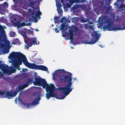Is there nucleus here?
<instances>
[{"mask_svg":"<svg viewBox=\"0 0 125 125\" xmlns=\"http://www.w3.org/2000/svg\"><path fill=\"white\" fill-rule=\"evenodd\" d=\"M23 9H25V10H27V8H23Z\"/></svg>","mask_w":125,"mask_h":125,"instance_id":"nucleus-63","label":"nucleus"},{"mask_svg":"<svg viewBox=\"0 0 125 125\" xmlns=\"http://www.w3.org/2000/svg\"><path fill=\"white\" fill-rule=\"evenodd\" d=\"M33 9H37V11H33L31 15V18L29 16L27 17H26L25 20L24 21L26 23H29L28 25H31V22L32 21L35 23L38 22L37 19L39 18V8Z\"/></svg>","mask_w":125,"mask_h":125,"instance_id":"nucleus-2","label":"nucleus"},{"mask_svg":"<svg viewBox=\"0 0 125 125\" xmlns=\"http://www.w3.org/2000/svg\"><path fill=\"white\" fill-rule=\"evenodd\" d=\"M35 31H39V30H38V29H35Z\"/></svg>","mask_w":125,"mask_h":125,"instance_id":"nucleus-58","label":"nucleus"},{"mask_svg":"<svg viewBox=\"0 0 125 125\" xmlns=\"http://www.w3.org/2000/svg\"><path fill=\"white\" fill-rule=\"evenodd\" d=\"M73 80H76V78H73Z\"/></svg>","mask_w":125,"mask_h":125,"instance_id":"nucleus-60","label":"nucleus"},{"mask_svg":"<svg viewBox=\"0 0 125 125\" xmlns=\"http://www.w3.org/2000/svg\"><path fill=\"white\" fill-rule=\"evenodd\" d=\"M16 70L15 69H13V68H12L11 71V73H15L16 72Z\"/></svg>","mask_w":125,"mask_h":125,"instance_id":"nucleus-38","label":"nucleus"},{"mask_svg":"<svg viewBox=\"0 0 125 125\" xmlns=\"http://www.w3.org/2000/svg\"><path fill=\"white\" fill-rule=\"evenodd\" d=\"M13 2L15 4L13 5V6L14 8H16L17 7L16 5H15L17 3H19L20 4H22V3L21 1H24V0H13Z\"/></svg>","mask_w":125,"mask_h":125,"instance_id":"nucleus-21","label":"nucleus"},{"mask_svg":"<svg viewBox=\"0 0 125 125\" xmlns=\"http://www.w3.org/2000/svg\"><path fill=\"white\" fill-rule=\"evenodd\" d=\"M72 84L68 83L64 87H60L59 88V90H62L64 94L62 96L59 98V99H63L66 96L69 94L72 91V88L71 87Z\"/></svg>","mask_w":125,"mask_h":125,"instance_id":"nucleus-3","label":"nucleus"},{"mask_svg":"<svg viewBox=\"0 0 125 125\" xmlns=\"http://www.w3.org/2000/svg\"><path fill=\"white\" fill-rule=\"evenodd\" d=\"M13 19L14 21H17V19L16 18H14Z\"/></svg>","mask_w":125,"mask_h":125,"instance_id":"nucleus-54","label":"nucleus"},{"mask_svg":"<svg viewBox=\"0 0 125 125\" xmlns=\"http://www.w3.org/2000/svg\"><path fill=\"white\" fill-rule=\"evenodd\" d=\"M5 19L3 16L1 17L0 18V22H4L5 21Z\"/></svg>","mask_w":125,"mask_h":125,"instance_id":"nucleus-30","label":"nucleus"},{"mask_svg":"<svg viewBox=\"0 0 125 125\" xmlns=\"http://www.w3.org/2000/svg\"><path fill=\"white\" fill-rule=\"evenodd\" d=\"M36 0H35V1H34L33 2H31L30 3L31 4V8H34L33 7V6L34 5V4L36 3ZM38 8H39V6H38Z\"/></svg>","mask_w":125,"mask_h":125,"instance_id":"nucleus-33","label":"nucleus"},{"mask_svg":"<svg viewBox=\"0 0 125 125\" xmlns=\"http://www.w3.org/2000/svg\"><path fill=\"white\" fill-rule=\"evenodd\" d=\"M59 18V17L57 16H55L54 17V22L55 23H57L58 20Z\"/></svg>","mask_w":125,"mask_h":125,"instance_id":"nucleus-34","label":"nucleus"},{"mask_svg":"<svg viewBox=\"0 0 125 125\" xmlns=\"http://www.w3.org/2000/svg\"><path fill=\"white\" fill-rule=\"evenodd\" d=\"M62 71L63 73H65L66 72H67L63 69L58 70L56 71L55 72H54L53 74V75L58 77L59 76L61 75L62 73Z\"/></svg>","mask_w":125,"mask_h":125,"instance_id":"nucleus-15","label":"nucleus"},{"mask_svg":"<svg viewBox=\"0 0 125 125\" xmlns=\"http://www.w3.org/2000/svg\"><path fill=\"white\" fill-rule=\"evenodd\" d=\"M67 75H61L58 76V80L60 83L63 82L64 83H70L71 84H72L73 82H72V74L70 73L66 72Z\"/></svg>","mask_w":125,"mask_h":125,"instance_id":"nucleus-4","label":"nucleus"},{"mask_svg":"<svg viewBox=\"0 0 125 125\" xmlns=\"http://www.w3.org/2000/svg\"><path fill=\"white\" fill-rule=\"evenodd\" d=\"M55 32L56 33H58L59 32V30L57 28H56L55 29Z\"/></svg>","mask_w":125,"mask_h":125,"instance_id":"nucleus-42","label":"nucleus"},{"mask_svg":"<svg viewBox=\"0 0 125 125\" xmlns=\"http://www.w3.org/2000/svg\"><path fill=\"white\" fill-rule=\"evenodd\" d=\"M71 8H79L78 7H76L74 5L73 7H71Z\"/></svg>","mask_w":125,"mask_h":125,"instance_id":"nucleus-52","label":"nucleus"},{"mask_svg":"<svg viewBox=\"0 0 125 125\" xmlns=\"http://www.w3.org/2000/svg\"><path fill=\"white\" fill-rule=\"evenodd\" d=\"M111 8H106L105 10V14H110L111 15L113 14L111 12Z\"/></svg>","mask_w":125,"mask_h":125,"instance_id":"nucleus-25","label":"nucleus"},{"mask_svg":"<svg viewBox=\"0 0 125 125\" xmlns=\"http://www.w3.org/2000/svg\"><path fill=\"white\" fill-rule=\"evenodd\" d=\"M27 70V69L23 68L22 69V71L23 72H25Z\"/></svg>","mask_w":125,"mask_h":125,"instance_id":"nucleus-48","label":"nucleus"},{"mask_svg":"<svg viewBox=\"0 0 125 125\" xmlns=\"http://www.w3.org/2000/svg\"><path fill=\"white\" fill-rule=\"evenodd\" d=\"M42 15V12L40 10V16L41 15ZM41 18V17L40 16V19Z\"/></svg>","mask_w":125,"mask_h":125,"instance_id":"nucleus-51","label":"nucleus"},{"mask_svg":"<svg viewBox=\"0 0 125 125\" xmlns=\"http://www.w3.org/2000/svg\"><path fill=\"white\" fill-rule=\"evenodd\" d=\"M55 87L53 83L50 84V87L47 89L46 90L47 93H46V97L48 100L51 97H54L56 98L59 99L57 97V95L54 93V91L55 90Z\"/></svg>","mask_w":125,"mask_h":125,"instance_id":"nucleus-5","label":"nucleus"},{"mask_svg":"<svg viewBox=\"0 0 125 125\" xmlns=\"http://www.w3.org/2000/svg\"><path fill=\"white\" fill-rule=\"evenodd\" d=\"M85 6L84 8H87H87H91V7L92 6L91 2H89L88 3H87V7L86 6Z\"/></svg>","mask_w":125,"mask_h":125,"instance_id":"nucleus-29","label":"nucleus"},{"mask_svg":"<svg viewBox=\"0 0 125 125\" xmlns=\"http://www.w3.org/2000/svg\"><path fill=\"white\" fill-rule=\"evenodd\" d=\"M32 39V40L31 41V42H32V43L34 44V45H35V44H36L37 43L36 39L34 38H33V39Z\"/></svg>","mask_w":125,"mask_h":125,"instance_id":"nucleus-35","label":"nucleus"},{"mask_svg":"<svg viewBox=\"0 0 125 125\" xmlns=\"http://www.w3.org/2000/svg\"><path fill=\"white\" fill-rule=\"evenodd\" d=\"M6 8H0V13H3V12H4Z\"/></svg>","mask_w":125,"mask_h":125,"instance_id":"nucleus-36","label":"nucleus"},{"mask_svg":"<svg viewBox=\"0 0 125 125\" xmlns=\"http://www.w3.org/2000/svg\"><path fill=\"white\" fill-rule=\"evenodd\" d=\"M103 1H102L101 2V6L102 7H103L104 5V0H102Z\"/></svg>","mask_w":125,"mask_h":125,"instance_id":"nucleus-41","label":"nucleus"},{"mask_svg":"<svg viewBox=\"0 0 125 125\" xmlns=\"http://www.w3.org/2000/svg\"><path fill=\"white\" fill-rule=\"evenodd\" d=\"M17 100V97L15 99V101H16Z\"/></svg>","mask_w":125,"mask_h":125,"instance_id":"nucleus-59","label":"nucleus"},{"mask_svg":"<svg viewBox=\"0 0 125 125\" xmlns=\"http://www.w3.org/2000/svg\"><path fill=\"white\" fill-rule=\"evenodd\" d=\"M94 10H96L98 9V10L99 11V13L101 14L103 13L105 14V10L106 8H94Z\"/></svg>","mask_w":125,"mask_h":125,"instance_id":"nucleus-22","label":"nucleus"},{"mask_svg":"<svg viewBox=\"0 0 125 125\" xmlns=\"http://www.w3.org/2000/svg\"><path fill=\"white\" fill-rule=\"evenodd\" d=\"M67 19L66 18H65V17L64 16H63L62 17L61 19L60 20V22H65L66 21Z\"/></svg>","mask_w":125,"mask_h":125,"instance_id":"nucleus-31","label":"nucleus"},{"mask_svg":"<svg viewBox=\"0 0 125 125\" xmlns=\"http://www.w3.org/2000/svg\"><path fill=\"white\" fill-rule=\"evenodd\" d=\"M51 26H52V27H53V26L54 25H53V24H52V25H51Z\"/></svg>","mask_w":125,"mask_h":125,"instance_id":"nucleus-62","label":"nucleus"},{"mask_svg":"<svg viewBox=\"0 0 125 125\" xmlns=\"http://www.w3.org/2000/svg\"><path fill=\"white\" fill-rule=\"evenodd\" d=\"M78 31L77 26L73 25L71 28V29L69 30V35L70 36L69 39L71 40L73 39V36L74 34L75 35L76 32Z\"/></svg>","mask_w":125,"mask_h":125,"instance_id":"nucleus-9","label":"nucleus"},{"mask_svg":"<svg viewBox=\"0 0 125 125\" xmlns=\"http://www.w3.org/2000/svg\"><path fill=\"white\" fill-rule=\"evenodd\" d=\"M23 64L27 67L32 69L39 70V65H37L34 63H29L28 61L25 56L24 54Z\"/></svg>","mask_w":125,"mask_h":125,"instance_id":"nucleus-8","label":"nucleus"},{"mask_svg":"<svg viewBox=\"0 0 125 125\" xmlns=\"http://www.w3.org/2000/svg\"><path fill=\"white\" fill-rule=\"evenodd\" d=\"M42 0H40V2H42Z\"/></svg>","mask_w":125,"mask_h":125,"instance_id":"nucleus-61","label":"nucleus"},{"mask_svg":"<svg viewBox=\"0 0 125 125\" xmlns=\"http://www.w3.org/2000/svg\"><path fill=\"white\" fill-rule=\"evenodd\" d=\"M88 22L90 24H93L94 23L92 21H89Z\"/></svg>","mask_w":125,"mask_h":125,"instance_id":"nucleus-50","label":"nucleus"},{"mask_svg":"<svg viewBox=\"0 0 125 125\" xmlns=\"http://www.w3.org/2000/svg\"><path fill=\"white\" fill-rule=\"evenodd\" d=\"M93 25H90L89 26V28L90 29H91L92 30H93L94 29V28H93Z\"/></svg>","mask_w":125,"mask_h":125,"instance_id":"nucleus-46","label":"nucleus"},{"mask_svg":"<svg viewBox=\"0 0 125 125\" xmlns=\"http://www.w3.org/2000/svg\"><path fill=\"white\" fill-rule=\"evenodd\" d=\"M17 94L15 91L13 92H11L8 91L5 92L0 90V97L2 98H7L8 99H10L15 96Z\"/></svg>","mask_w":125,"mask_h":125,"instance_id":"nucleus-6","label":"nucleus"},{"mask_svg":"<svg viewBox=\"0 0 125 125\" xmlns=\"http://www.w3.org/2000/svg\"><path fill=\"white\" fill-rule=\"evenodd\" d=\"M58 0H55L56 8H61L62 7V6L60 2H61L63 4V0H60L59 1H58Z\"/></svg>","mask_w":125,"mask_h":125,"instance_id":"nucleus-18","label":"nucleus"},{"mask_svg":"<svg viewBox=\"0 0 125 125\" xmlns=\"http://www.w3.org/2000/svg\"><path fill=\"white\" fill-rule=\"evenodd\" d=\"M63 8H70L71 6L70 4L68 3H66L65 4H63Z\"/></svg>","mask_w":125,"mask_h":125,"instance_id":"nucleus-28","label":"nucleus"},{"mask_svg":"<svg viewBox=\"0 0 125 125\" xmlns=\"http://www.w3.org/2000/svg\"><path fill=\"white\" fill-rule=\"evenodd\" d=\"M92 38L90 41H85L86 44H94L99 39L100 36V34L98 33L97 31H95L92 34Z\"/></svg>","mask_w":125,"mask_h":125,"instance_id":"nucleus-7","label":"nucleus"},{"mask_svg":"<svg viewBox=\"0 0 125 125\" xmlns=\"http://www.w3.org/2000/svg\"><path fill=\"white\" fill-rule=\"evenodd\" d=\"M29 23H25L24 22H22L20 23V22L19 20H18L17 22L14 23V24L15 26H17L18 27H21L24 26H28Z\"/></svg>","mask_w":125,"mask_h":125,"instance_id":"nucleus-14","label":"nucleus"},{"mask_svg":"<svg viewBox=\"0 0 125 125\" xmlns=\"http://www.w3.org/2000/svg\"><path fill=\"white\" fill-rule=\"evenodd\" d=\"M57 10L59 15L61 16H62L63 11L62 8H57Z\"/></svg>","mask_w":125,"mask_h":125,"instance_id":"nucleus-26","label":"nucleus"},{"mask_svg":"<svg viewBox=\"0 0 125 125\" xmlns=\"http://www.w3.org/2000/svg\"><path fill=\"white\" fill-rule=\"evenodd\" d=\"M40 70L46 72L48 71V68L47 67L45 66L42 65H40Z\"/></svg>","mask_w":125,"mask_h":125,"instance_id":"nucleus-20","label":"nucleus"},{"mask_svg":"<svg viewBox=\"0 0 125 125\" xmlns=\"http://www.w3.org/2000/svg\"><path fill=\"white\" fill-rule=\"evenodd\" d=\"M20 8H14V9H16L17 11L20 13H22L23 12V10L22 9H19Z\"/></svg>","mask_w":125,"mask_h":125,"instance_id":"nucleus-32","label":"nucleus"},{"mask_svg":"<svg viewBox=\"0 0 125 125\" xmlns=\"http://www.w3.org/2000/svg\"><path fill=\"white\" fill-rule=\"evenodd\" d=\"M13 43L14 44H17V43H16L15 42V41H14Z\"/></svg>","mask_w":125,"mask_h":125,"instance_id":"nucleus-55","label":"nucleus"},{"mask_svg":"<svg viewBox=\"0 0 125 125\" xmlns=\"http://www.w3.org/2000/svg\"><path fill=\"white\" fill-rule=\"evenodd\" d=\"M28 33L29 34H32L33 32V31H31L30 30H28Z\"/></svg>","mask_w":125,"mask_h":125,"instance_id":"nucleus-43","label":"nucleus"},{"mask_svg":"<svg viewBox=\"0 0 125 125\" xmlns=\"http://www.w3.org/2000/svg\"><path fill=\"white\" fill-rule=\"evenodd\" d=\"M4 64L2 63V61L0 60V68Z\"/></svg>","mask_w":125,"mask_h":125,"instance_id":"nucleus-40","label":"nucleus"},{"mask_svg":"<svg viewBox=\"0 0 125 125\" xmlns=\"http://www.w3.org/2000/svg\"><path fill=\"white\" fill-rule=\"evenodd\" d=\"M37 75H38V74L37 73H36V72L34 73V79L38 78H38L37 77Z\"/></svg>","mask_w":125,"mask_h":125,"instance_id":"nucleus-37","label":"nucleus"},{"mask_svg":"<svg viewBox=\"0 0 125 125\" xmlns=\"http://www.w3.org/2000/svg\"><path fill=\"white\" fill-rule=\"evenodd\" d=\"M71 48L72 49H73L74 48V47H72V46L71 47Z\"/></svg>","mask_w":125,"mask_h":125,"instance_id":"nucleus-64","label":"nucleus"},{"mask_svg":"<svg viewBox=\"0 0 125 125\" xmlns=\"http://www.w3.org/2000/svg\"><path fill=\"white\" fill-rule=\"evenodd\" d=\"M24 56V54L20 52H12L9 55L10 58H13L14 59L13 63L14 67L18 70H21L19 65L22 64V62L23 63Z\"/></svg>","mask_w":125,"mask_h":125,"instance_id":"nucleus-1","label":"nucleus"},{"mask_svg":"<svg viewBox=\"0 0 125 125\" xmlns=\"http://www.w3.org/2000/svg\"><path fill=\"white\" fill-rule=\"evenodd\" d=\"M120 0H117V1L116 2L114 3V4L116 6L115 7L116 8H125V4H122L121 5H120L118 4V2H119Z\"/></svg>","mask_w":125,"mask_h":125,"instance_id":"nucleus-16","label":"nucleus"},{"mask_svg":"<svg viewBox=\"0 0 125 125\" xmlns=\"http://www.w3.org/2000/svg\"><path fill=\"white\" fill-rule=\"evenodd\" d=\"M8 6V3L6 2H4L3 4H0V8H7Z\"/></svg>","mask_w":125,"mask_h":125,"instance_id":"nucleus-23","label":"nucleus"},{"mask_svg":"<svg viewBox=\"0 0 125 125\" xmlns=\"http://www.w3.org/2000/svg\"><path fill=\"white\" fill-rule=\"evenodd\" d=\"M33 78L32 77L31 78L28 79L26 82V83H24L27 87L29 85L31 84L34 82Z\"/></svg>","mask_w":125,"mask_h":125,"instance_id":"nucleus-17","label":"nucleus"},{"mask_svg":"<svg viewBox=\"0 0 125 125\" xmlns=\"http://www.w3.org/2000/svg\"><path fill=\"white\" fill-rule=\"evenodd\" d=\"M3 76V74H2L1 72L0 71V77H2Z\"/></svg>","mask_w":125,"mask_h":125,"instance_id":"nucleus-49","label":"nucleus"},{"mask_svg":"<svg viewBox=\"0 0 125 125\" xmlns=\"http://www.w3.org/2000/svg\"><path fill=\"white\" fill-rule=\"evenodd\" d=\"M77 0H70L71 3H74L76 2Z\"/></svg>","mask_w":125,"mask_h":125,"instance_id":"nucleus-47","label":"nucleus"},{"mask_svg":"<svg viewBox=\"0 0 125 125\" xmlns=\"http://www.w3.org/2000/svg\"><path fill=\"white\" fill-rule=\"evenodd\" d=\"M43 62V60L41 59H40V64H42Z\"/></svg>","mask_w":125,"mask_h":125,"instance_id":"nucleus-44","label":"nucleus"},{"mask_svg":"<svg viewBox=\"0 0 125 125\" xmlns=\"http://www.w3.org/2000/svg\"><path fill=\"white\" fill-rule=\"evenodd\" d=\"M77 9V8H71V10H75V9Z\"/></svg>","mask_w":125,"mask_h":125,"instance_id":"nucleus-56","label":"nucleus"},{"mask_svg":"<svg viewBox=\"0 0 125 125\" xmlns=\"http://www.w3.org/2000/svg\"><path fill=\"white\" fill-rule=\"evenodd\" d=\"M61 27L60 28V31L63 30V31H65L67 30L68 28L67 26L63 24H61Z\"/></svg>","mask_w":125,"mask_h":125,"instance_id":"nucleus-24","label":"nucleus"},{"mask_svg":"<svg viewBox=\"0 0 125 125\" xmlns=\"http://www.w3.org/2000/svg\"><path fill=\"white\" fill-rule=\"evenodd\" d=\"M4 73L10 75L11 74V71L10 70L9 66L7 65L4 64L0 68Z\"/></svg>","mask_w":125,"mask_h":125,"instance_id":"nucleus-12","label":"nucleus"},{"mask_svg":"<svg viewBox=\"0 0 125 125\" xmlns=\"http://www.w3.org/2000/svg\"><path fill=\"white\" fill-rule=\"evenodd\" d=\"M26 87H27V86L25 84H24L22 85L19 86H18V89L17 90H16L15 91L17 94V93L19 92V91L24 89Z\"/></svg>","mask_w":125,"mask_h":125,"instance_id":"nucleus-19","label":"nucleus"},{"mask_svg":"<svg viewBox=\"0 0 125 125\" xmlns=\"http://www.w3.org/2000/svg\"><path fill=\"white\" fill-rule=\"evenodd\" d=\"M40 86H42L43 89H47L50 87V85L47 84L46 80L44 79L41 78L40 76Z\"/></svg>","mask_w":125,"mask_h":125,"instance_id":"nucleus-10","label":"nucleus"},{"mask_svg":"<svg viewBox=\"0 0 125 125\" xmlns=\"http://www.w3.org/2000/svg\"><path fill=\"white\" fill-rule=\"evenodd\" d=\"M35 81L34 82V84L36 85L39 86V78L38 79H35Z\"/></svg>","mask_w":125,"mask_h":125,"instance_id":"nucleus-27","label":"nucleus"},{"mask_svg":"<svg viewBox=\"0 0 125 125\" xmlns=\"http://www.w3.org/2000/svg\"><path fill=\"white\" fill-rule=\"evenodd\" d=\"M6 35L5 31L3 27L0 25V42H2L3 41L4 37Z\"/></svg>","mask_w":125,"mask_h":125,"instance_id":"nucleus-13","label":"nucleus"},{"mask_svg":"<svg viewBox=\"0 0 125 125\" xmlns=\"http://www.w3.org/2000/svg\"><path fill=\"white\" fill-rule=\"evenodd\" d=\"M81 9H84L85 10H86V8H81ZM87 9L86 10V12H87L88 14H90L89 13V12L88 11H90L91 8H87Z\"/></svg>","mask_w":125,"mask_h":125,"instance_id":"nucleus-39","label":"nucleus"},{"mask_svg":"<svg viewBox=\"0 0 125 125\" xmlns=\"http://www.w3.org/2000/svg\"><path fill=\"white\" fill-rule=\"evenodd\" d=\"M10 42L8 40L6 42H5V43L7 44L8 45H9L10 44Z\"/></svg>","mask_w":125,"mask_h":125,"instance_id":"nucleus-45","label":"nucleus"},{"mask_svg":"<svg viewBox=\"0 0 125 125\" xmlns=\"http://www.w3.org/2000/svg\"><path fill=\"white\" fill-rule=\"evenodd\" d=\"M9 52V50H6V53H8Z\"/></svg>","mask_w":125,"mask_h":125,"instance_id":"nucleus-53","label":"nucleus"},{"mask_svg":"<svg viewBox=\"0 0 125 125\" xmlns=\"http://www.w3.org/2000/svg\"><path fill=\"white\" fill-rule=\"evenodd\" d=\"M39 93L38 94L34 100L31 103L27 104H26L27 107L29 108L31 107L32 105H36L38 104L39 103Z\"/></svg>","mask_w":125,"mask_h":125,"instance_id":"nucleus-11","label":"nucleus"},{"mask_svg":"<svg viewBox=\"0 0 125 125\" xmlns=\"http://www.w3.org/2000/svg\"><path fill=\"white\" fill-rule=\"evenodd\" d=\"M64 10H65L66 11H67L68 10H67L68 8H64Z\"/></svg>","mask_w":125,"mask_h":125,"instance_id":"nucleus-57","label":"nucleus"}]
</instances>
